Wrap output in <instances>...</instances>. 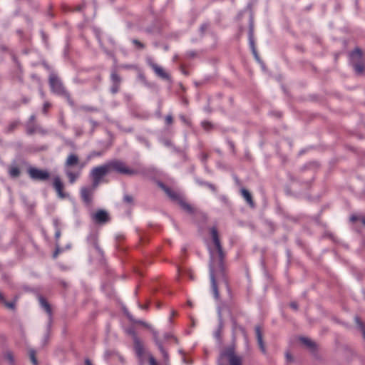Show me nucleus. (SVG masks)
I'll return each instance as SVG.
<instances>
[{"instance_id": "30", "label": "nucleus", "mask_w": 365, "mask_h": 365, "mask_svg": "<svg viewBox=\"0 0 365 365\" xmlns=\"http://www.w3.org/2000/svg\"><path fill=\"white\" fill-rule=\"evenodd\" d=\"M136 349L138 350V352L139 354H141V352L143 351V349L138 342L136 343Z\"/></svg>"}, {"instance_id": "23", "label": "nucleus", "mask_w": 365, "mask_h": 365, "mask_svg": "<svg viewBox=\"0 0 365 365\" xmlns=\"http://www.w3.org/2000/svg\"><path fill=\"white\" fill-rule=\"evenodd\" d=\"M356 322L359 327V329L362 332L364 339H365V326L363 324V323L360 321V319L358 317L356 318Z\"/></svg>"}, {"instance_id": "28", "label": "nucleus", "mask_w": 365, "mask_h": 365, "mask_svg": "<svg viewBox=\"0 0 365 365\" xmlns=\"http://www.w3.org/2000/svg\"><path fill=\"white\" fill-rule=\"evenodd\" d=\"M149 364L150 365H158L155 359L153 356L149 358Z\"/></svg>"}, {"instance_id": "20", "label": "nucleus", "mask_w": 365, "mask_h": 365, "mask_svg": "<svg viewBox=\"0 0 365 365\" xmlns=\"http://www.w3.org/2000/svg\"><path fill=\"white\" fill-rule=\"evenodd\" d=\"M164 190L167 193V195L170 197H171L172 199H173V200H180L178 194L175 192L174 191L171 190L170 189L165 188Z\"/></svg>"}, {"instance_id": "15", "label": "nucleus", "mask_w": 365, "mask_h": 365, "mask_svg": "<svg viewBox=\"0 0 365 365\" xmlns=\"http://www.w3.org/2000/svg\"><path fill=\"white\" fill-rule=\"evenodd\" d=\"M362 56V51L359 48H356L351 53V58L352 61H357Z\"/></svg>"}, {"instance_id": "34", "label": "nucleus", "mask_w": 365, "mask_h": 365, "mask_svg": "<svg viewBox=\"0 0 365 365\" xmlns=\"http://www.w3.org/2000/svg\"><path fill=\"white\" fill-rule=\"evenodd\" d=\"M291 307H293L294 309H297V305L296 303H292L291 304Z\"/></svg>"}, {"instance_id": "31", "label": "nucleus", "mask_w": 365, "mask_h": 365, "mask_svg": "<svg viewBox=\"0 0 365 365\" xmlns=\"http://www.w3.org/2000/svg\"><path fill=\"white\" fill-rule=\"evenodd\" d=\"M160 351H161L162 354H163L164 357L167 359L168 358V353L161 346H160Z\"/></svg>"}, {"instance_id": "24", "label": "nucleus", "mask_w": 365, "mask_h": 365, "mask_svg": "<svg viewBox=\"0 0 365 365\" xmlns=\"http://www.w3.org/2000/svg\"><path fill=\"white\" fill-rule=\"evenodd\" d=\"M29 356H30V359H31V362L33 363V364L38 365V361L36 358V353L34 351H30Z\"/></svg>"}, {"instance_id": "37", "label": "nucleus", "mask_w": 365, "mask_h": 365, "mask_svg": "<svg viewBox=\"0 0 365 365\" xmlns=\"http://www.w3.org/2000/svg\"><path fill=\"white\" fill-rule=\"evenodd\" d=\"M0 301L4 302V297L1 292H0Z\"/></svg>"}, {"instance_id": "4", "label": "nucleus", "mask_w": 365, "mask_h": 365, "mask_svg": "<svg viewBox=\"0 0 365 365\" xmlns=\"http://www.w3.org/2000/svg\"><path fill=\"white\" fill-rule=\"evenodd\" d=\"M109 170H116L117 172L125 174L128 175H133L137 173V172L133 169L128 168L125 164L121 161L114 160L108 163Z\"/></svg>"}, {"instance_id": "11", "label": "nucleus", "mask_w": 365, "mask_h": 365, "mask_svg": "<svg viewBox=\"0 0 365 365\" xmlns=\"http://www.w3.org/2000/svg\"><path fill=\"white\" fill-rule=\"evenodd\" d=\"M79 163L78 157L75 154H71L68 155L66 161V166H73L76 165Z\"/></svg>"}, {"instance_id": "5", "label": "nucleus", "mask_w": 365, "mask_h": 365, "mask_svg": "<svg viewBox=\"0 0 365 365\" xmlns=\"http://www.w3.org/2000/svg\"><path fill=\"white\" fill-rule=\"evenodd\" d=\"M28 173L30 178L35 180L45 181L50 178V173L47 170L34 167L29 168Z\"/></svg>"}, {"instance_id": "27", "label": "nucleus", "mask_w": 365, "mask_h": 365, "mask_svg": "<svg viewBox=\"0 0 365 365\" xmlns=\"http://www.w3.org/2000/svg\"><path fill=\"white\" fill-rule=\"evenodd\" d=\"M133 43H135V45H137L139 48H144V45H143L142 43H140L139 41H138V40H133Z\"/></svg>"}, {"instance_id": "17", "label": "nucleus", "mask_w": 365, "mask_h": 365, "mask_svg": "<svg viewBox=\"0 0 365 365\" xmlns=\"http://www.w3.org/2000/svg\"><path fill=\"white\" fill-rule=\"evenodd\" d=\"M350 220L352 222H360L364 226H365V217L364 215H353L350 217Z\"/></svg>"}, {"instance_id": "36", "label": "nucleus", "mask_w": 365, "mask_h": 365, "mask_svg": "<svg viewBox=\"0 0 365 365\" xmlns=\"http://www.w3.org/2000/svg\"><path fill=\"white\" fill-rule=\"evenodd\" d=\"M113 78L116 79V80H118V78H119L118 76L116 74H113Z\"/></svg>"}, {"instance_id": "8", "label": "nucleus", "mask_w": 365, "mask_h": 365, "mask_svg": "<svg viewBox=\"0 0 365 365\" xmlns=\"http://www.w3.org/2000/svg\"><path fill=\"white\" fill-rule=\"evenodd\" d=\"M53 185L60 198H65L68 196V195L63 192L64 186L58 176L53 178Z\"/></svg>"}, {"instance_id": "16", "label": "nucleus", "mask_w": 365, "mask_h": 365, "mask_svg": "<svg viewBox=\"0 0 365 365\" xmlns=\"http://www.w3.org/2000/svg\"><path fill=\"white\" fill-rule=\"evenodd\" d=\"M300 341L303 344H304L307 348L310 349H314L316 347L314 342L308 338L302 337L300 338Z\"/></svg>"}, {"instance_id": "9", "label": "nucleus", "mask_w": 365, "mask_h": 365, "mask_svg": "<svg viewBox=\"0 0 365 365\" xmlns=\"http://www.w3.org/2000/svg\"><path fill=\"white\" fill-rule=\"evenodd\" d=\"M94 219L98 222L104 223L108 220V216L106 211L99 210L95 214Z\"/></svg>"}, {"instance_id": "26", "label": "nucleus", "mask_w": 365, "mask_h": 365, "mask_svg": "<svg viewBox=\"0 0 365 365\" xmlns=\"http://www.w3.org/2000/svg\"><path fill=\"white\" fill-rule=\"evenodd\" d=\"M165 121L168 125L172 124L173 123V117L171 115H168L165 118Z\"/></svg>"}, {"instance_id": "1", "label": "nucleus", "mask_w": 365, "mask_h": 365, "mask_svg": "<svg viewBox=\"0 0 365 365\" xmlns=\"http://www.w3.org/2000/svg\"><path fill=\"white\" fill-rule=\"evenodd\" d=\"M211 235L215 248H212L210 250V279L214 296L216 299H219L220 294L217 289V284L222 282L227 284V279L223 266L224 253L221 246L218 232L215 227H212L211 229Z\"/></svg>"}, {"instance_id": "10", "label": "nucleus", "mask_w": 365, "mask_h": 365, "mask_svg": "<svg viewBox=\"0 0 365 365\" xmlns=\"http://www.w3.org/2000/svg\"><path fill=\"white\" fill-rule=\"evenodd\" d=\"M255 332L257 335V342L259 346L261 351L263 353H266V349L262 339V333L259 327L255 328Z\"/></svg>"}, {"instance_id": "18", "label": "nucleus", "mask_w": 365, "mask_h": 365, "mask_svg": "<svg viewBox=\"0 0 365 365\" xmlns=\"http://www.w3.org/2000/svg\"><path fill=\"white\" fill-rule=\"evenodd\" d=\"M66 175L71 183H73L79 176V173H75L71 171H67Z\"/></svg>"}, {"instance_id": "21", "label": "nucleus", "mask_w": 365, "mask_h": 365, "mask_svg": "<svg viewBox=\"0 0 365 365\" xmlns=\"http://www.w3.org/2000/svg\"><path fill=\"white\" fill-rule=\"evenodd\" d=\"M9 174L11 177L16 178L18 177L20 174V170L19 168L16 166L11 167L9 169Z\"/></svg>"}, {"instance_id": "3", "label": "nucleus", "mask_w": 365, "mask_h": 365, "mask_svg": "<svg viewBox=\"0 0 365 365\" xmlns=\"http://www.w3.org/2000/svg\"><path fill=\"white\" fill-rule=\"evenodd\" d=\"M108 164L94 168L91 172V176L93 180L94 187H97L102 179L108 173H109Z\"/></svg>"}, {"instance_id": "22", "label": "nucleus", "mask_w": 365, "mask_h": 365, "mask_svg": "<svg viewBox=\"0 0 365 365\" xmlns=\"http://www.w3.org/2000/svg\"><path fill=\"white\" fill-rule=\"evenodd\" d=\"M179 203L182 209L185 210H187V212H192V207L186 203L185 202L182 201V200H179Z\"/></svg>"}, {"instance_id": "32", "label": "nucleus", "mask_w": 365, "mask_h": 365, "mask_svg": "<svg viewBox=\"0 0 365 365\" xmlns=\"http://www.w3.org/2000/svg\"><path fill=\"white\" fill-rule=\"evenodd\" d=\"M6 358L11 361L12 362L13 361V356L11 353H7L6 354Z\"/></svg>"}, {"instance_id": "14", "label": "nucleus", "mask_w": 365, "mask_h": 365, "mask_svg": "<svg viewBox=\"0 0 365 365\" xmlns=\"http://www.w3.org/2000/svg\"><path fill=\"white\" fill-rule=\"evenodd\" d=\"M39 302H40V304H41L42 307L46 310V312L48 313V314L49 316H51L52 310H51V306L48 303V302L43 297H40Z\"/></svg>"}, {"instance_id": "13", "label": "nucleus", "mask_w": 365, "mask_h": 365, "mask_svg": "<svg viewBox=\"0 0 365 365\" xmlns=\"http://www.w3.org/2000/svg\"><path fill=\"white\" fill-rule=\"evenodd\" d=\"M51 85L55 91L60 93L62 91V86L58 80L56 78H51Z\"/></svg>"}, {"instance_id": "7", "label": "nucleus", "mask_w": 365, "mask_h": 365, "mask_svg": "<svg viewBox=\"0 0 365 365\" xmlns=\"http://www.w3.org/2000/svg\"><path fill=\"white\" fill-rule=\"evenodd\" d=\"M96 187H94V185H92L91 187H82L81 190V197L83 200L87 205H90L92 201V196L93 195L94 190Z\"/></svg>"}, {"instance_id": "6", "label": "nucleus", "mask_w": 365, "mask_h": 365, "mask_svg": "<svg viewBox=\"0 0 365 365\" xmlns=\"http://www.w3.org/2000/svg\"><path fill=\"white\" fill-rule=\"evenodd\" d=\"M148 63L158 76L163 79H168L170 78L169 74L165 71V70L160 66L155 63L153 60L148 59Z\"/></svg>"}, {"instance_id": "19", "label": "nucleus", "mask_w": 365, "mask_h": 365, "mask_svg": "<svg viewBox=\"0 0 365 365\" xmlns=\"http://www.w3.org/2000/svg\"><path fill=\"white\" fill-rule=\"evenodd\" d=\"M354 68L358 74H362L365 71V63H356Z\"/></svg>"}, {"instance_id": "12", "label": "nucleus", "mask_w": 365, "mask_h": 365, "mask_svg": "<svg viewBox=\"0 0 365 365\" xmlns=\"http://www.w3.org/2000/svg\"><path fill=\"white\" fill-rule=\"evenodd\" d=\"M241 193H242L243 197L247 202V203L250 206L253 207L254 206V202H253V200H252V195H251L250 192L247 190H246L245 188H242V189H241Z\"/></svg>"}, {"instance_id": "39", "label": "nucleus", "mask_w": 365, "mask_h": 365, "mask_svg": "<svg viewBox=\"0 0 365 365\" xmlns=\"http://www.w3.org/2000/svg\"><path fill=\"white\" fill-rule=\"evenodd\" d=\"M190 279H192L194 278V277H193V276H192V274H190Z\"/></svg>"}, {"instance_id": "38", "label": "nucleus", "mask_w": 365, "mask_h": 365, "mask_svg": "<svg viewBox=\"0 0 365 365\" xmlns=\"http://www.w3.org/2000/svg\"><path fill=\"white\" fill-rule=\"evenodd\" d=\"M206 125H209V123H206V122L202 123L203 127L206 128Z\"/></svg>"}, {"instance_id": "29", "label": "nucleus", "mask_w": 365, "mask_h": 365, "mask_svg": "<svg viewBox=\"0 0 365 365\" xmlns=\"http://www.w3.org/2000/svg\"><path fill=\"white\" fill-rule=\"evenodd\" d=\"M124 200L125 202H127L128 203H131L133 202V197L129 195L125 196Z\"/></svg>"}, {"instance_id": "2", "label": "nucleus", "mask_w": 365, "mask_h": 365, "mask_svg": "<svg viewBox=\"0 0 365 365\" xmlns=\"http://www.w3.org/2000/svg\"><path fill=\"white\" fill-rule=\"evenodd\" d=\"M218 365H242V358L235 354L234 346L225 347L222 351Z\"/></svg>"}, {"instance_id": "33", "label": "nucleus", "mask_w": 365, "mask_h": 365, "mask_svg": "<svg viewBox=\"0 0 365 365\" xmlns=\"http://www.w3.org/2000/svg\"><path fill=\"white\" fill-rule=\"evenodd\" d=\"M286 357H287V360H289V361H292V357L290 353H287L286 354Z\"/></svg>"}, {"instance_id": "35", "label": "nucleus", "mask_w": 365, "mask_h": 365, "mask_svg": "<svg viewBox=\"0 0 365 365\" xmlns=\"http://www.w3.org/2000/svg\"><path fill=\"white\" fill-rule=\"evenodd\" d=\"M85 363H86V365H92V364L89 359H86Z\"/></svg>"}, {"instance_id": "25", "label": "nucleus", "mask_w": 365, "mask_h": 365, "mask_svg": "<svg viewBox=\"0 0 365 365\" xmlns=\"http://www.w3.org/2000/svg\"><path fill=\"white\" fill-rule=\"evenodd\" d=\"M4 302V304L5 306L9 308V309H14V302Z\"/></svg>"}]
</instances>
